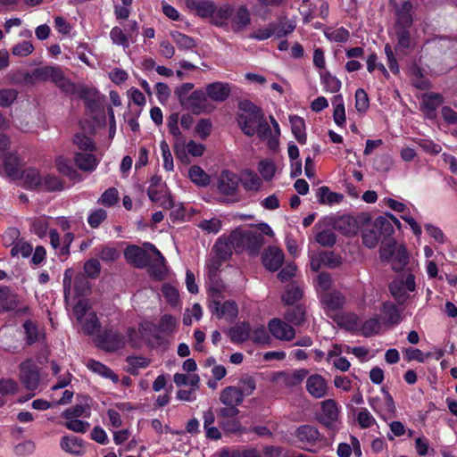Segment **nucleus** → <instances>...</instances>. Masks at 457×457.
Wrapping results in <instances>:
<instances>
[{"instance_id": "nucleus-1", "label": "nucleus", "mask_w": 457, "mask_h": 457, "mask_svg": "<svg viewBox=\"0 0 457 457\" xmlns=\"http://www.w3.org/2000/svg\"><path fill=\"white\" fill-rule=\"evenodd\" d=\"M229 243L236 252L247 251L250 254L254 255L263 244V237L257 229L238 228L231 232Z\"/></svg>"}, {"instance_id": "nucleus-2", "label": "nucleus", "mask_w": 457, "mask_h": 457, "mask_svg": "<svg viewBox=\"0 0 457 457\" xmlns=\"http://www.w3.org/2000/svg\"><path fill=\"white\" fill-rule=\"evenodd\" d=\"M28 77L31 80L52 81L67 94L75 92V85L63 75L60 67L44 66L37 68Z\"/></svg>"}, {"instance_id": "nucleus-3", "label": "nucleus", "mask_w": 457, "mask_h": 457, "mask_svg": "<svg viewBox=\"0 0 457 457\" xmlns=\"http://www.w3.org/2000/svg\"><path fill=\"white\" fill-rule=\"evenodd\" d=\"M240 109L242 112L237 118L238 126L245 135L252 137L256 134L264 115L259 107L250 102L242 103Z\"/></svg>"}, {"instance_id": "nucleus-4", "label": "nucleus", "mask_w": 457, "mask_h": 457, "mask_svg": "<svg viewBox=\"0 0 457 457\" xmlns=\"http://www.w3.org/2000/svg\"><path fill=\"white\" fill-rule=\"evenodd\" d=\"M320 422L328 430L337 432L341 428L340 407L333 399L324 400L320 403Z\"/></svg>"}, {"instance_id": "nucleus-5", "label": "nucleus", "mask_w": 457, "mask_h": 457, "mask_svg": "<svg viewBox=\"0 0 457 457\" xmlns=\"http://www.w3.org/2000/svg\"><path fill=\"white\" fill-rule=\"evenodd\" d=\"M394 231L391 223L385 217H378L374 221V228L362 232V243L369 248H374L382 235H390Z\"/></svg>"}, {"instance_id": "nucleus-6", "label": "nucleus", "mask_w": 457, "mask_h": 457, "mask_svg": "<svg viewBox=\"0 0 457 457\" xmlns=\"http://www.w3.org/2000/svg\"><path fill=\"white\" fill-rule=\"evenodd\" d=\"M270 120L272 128L264 119L258 128L256 134L262 141L267 144L270 150L276 151L279 145L280 128L273 116H270Z\"/></svg>"}, {"instance_id": "nucleus-7", "label": "nucleus", "mask_w": 457, "mask_h": 457, "mask_svg": "<svg viewBox=\"0 0 457 457\" xmlns=\"http://www.w3.org/2000/svg\"><path fill=\"white\" fill-rule=\"evenodd\" d=\"M415 277L411 273L390 284V292L398 303H403L409 298L410 294L415 291Z\"/></svg>"}, {"instance_id": "nucleus-8", "label": "nucleus", "mask_w": 457, "mask_h": 457, "mask_svg": "<svg viewBox=\"0 0 457 457\" xmlns=\"http://www.w3.org/2000/svg\"><path fill=\"white\" fill-rule=\"evenodd\" d=\"M126 337L113 329L104 330L97 337V346L106 352H114L121 349L126 345Z\"/></svg>"}, {"instance_id": "nucleus-9", "label": "nucleus", "mask_w": 457, "mask_h": 457, "mask_svg": "<svg viewBox=\"0 0 457 457\" xmlns=\"http://www.w3.org/2000/svg\"><path fill=\"white\" fill-rule=\"evenodd\" d=\"M20 379L27 390L34 391L39 385V370L32 360L29 359L20 365Z\"/></svg>"}, {"instance_id": "nucleus-10", "label": "nucleus", "mask_w": 457, "mask_h": 457, "mask_svg": "<svg viewBox=\"0 0 457 457\" xmlns=\"http://www.w3.org/2000/svg\"><path fill=\"white\" fill-rule=\"evenodd\" d=\"M182 106L195 114L207 113L213 110V105L201 90L192 92Z\"/></svg>"}, {"instance_id": "nucleus-11", "label": "nucleus", "mask_w": 457, "mask_h": 457, "mask_svg": "<svg viewBox=\"0 0 457 457\" xmlns=\"http://www.w3.org/2000/svg\"><path fill=\"white\" fill-rule=\"evenodd\" d=\"M385 205L393 211L402 213L401 218L410 226L413 234L420 238L422 234V229L420 224L411 216V212L407 205L393 198H384Z\"/></svg>"}, {"instance_id": "nucleus-12", "label": "nucleus", "mask_w": 457, "mask_h": 457, "mask_svg": "<svg viewBox=\"0 0 457 457\" xmlns=\"http://www.w3.org/2000/svg\"><path fill=\"white\" fill-rule=\"evenodd\" d=\"M268 328L272 337L280 341H291L295 336V328L278 318H273L269 321Z\"/></svg>"}, {"instance_id": "nucleus-13", "label": "nucleus", "mask_w": 457, "mask_h": 457, "mask_svg": "<svg viewBox=\"0 0 457 457\" xmlns=\"http://www.w3.org/2000/svg\"><path fill=\"white\" fill-rule=\"evenodd\" d=\"M239 181L240 179L237 174L229 170H224L218 179V190L224 195L235 196L238 189Z\"/></svg>"}, {"instance_id": "nucleus-14", "label": "nucleus", "mask_w": 457, "mask_h": 457, "mask_svg": "<svg viewBox=\"0 0 457 457\" xmlns=\"http://www.w3.org/2000/svg\"><path fill=\"white\" fill-rule=\"evenodd\" d=\"M211 310L218 319H225L227 320H234L238 314V308L234 301H225L222 303L216 301L211 306Z\"/></svg>"}, {"instance_id": "nucleus-15", "label": "nucleus", "mask_w": 457, "mask_h": 457, "mask_svg": "<svg viewBox=\"0 0 457 457\" xmlns=\"http://www.w3.org/2000/svg\"><path fill=\"white\" fill-rule=\"evenodd\" d=\"M284 253L277 246L268 247L262 254V263L264 267L270 270H278L284 262Z\"/></svg>"}, {"instance_id": "nucleus-16", "label": "nucleus", "mask_w": 457, "mask_h": 457, "mask_svg": "<svg viewBox=\"0 0 457 457\" xmlns=\"http://www.w3.org/2000/svg\"><path fill=\"white\" fill-rule=\"evenodd\" d=\"M306 390L316 399L323 398L327 395L328 382L321 375H311L306 380Z\"/></svg>"}, {"instance_id": "nucleus-17", "label": "nucleus", "mask_w": 457, "mask_h": 457, "mask_svg": "<svg viewBox=\"0 0 457 457\" xmlns=\"http://www.w3.org/2000/svg\"><path fill=\"white\" fill-rule=\"evenodd\" d=\"M178 326V320L171 315L165 314L163 315L159 322V325L156 328V336L153 341H150V344L154 345H159L162 344L161 335L162 336H170L171 335Z\"/></svg>"}, {"instance_id": "nucleus-18", "label": "nucleus", "mask_w": 457, "mask_h": 457, "mask_svg": "<svg viewBox=\"0 0 457 457\" xmlns=\"http://www.w3.org/2000/svg\"><path fill=\"white\" fill-rule=\"evenodd\" d=\"M251 23V16L245 5H239L233 8V14L230 17V25L233 31L239 32L246 29Z\"/></svg>"}, {"instance_id": "nucleus-19", "label": "nucleus", "mask_w": 457, "mask_h": 457, "mask_svg": "<svg viewBox=\"0 0 457 457\" xmlns=\"http://www.w3.org/2000/svg\"><path fill=\"white\" fill-rule=\"evenodd\" d=\"M295 436L306 449L318 442L320 436L318 428L312 425L300 426L295 429Z\"/></svg>"}, {"instance_id": "nucleus-20", "label": "nucleus", "mask_w": 457, "mask_h": 457, "mask_svg": "<svg viewBox=\"0 0 457 457\" xmlns=\"http://www.w3.org/2000/svg\"><path fill=\"white\" fill-rule=\"evenodd\" d=\"M124 257L129 263L137 268H144L149 262L147 253L137 245L128 246L124 251Z\"/></svg>"}, {"instance_id": "nucleus-21", "label": "nucleus", "mask_w": 457, "mask_h": 457, "mask_svg": "<svg viewBox=\"0 0 457 457\" xmlns=\"http://www.w3.org/2000/svg\"><path fill=\"white\" fill-rule=\"evenodd\" d=\"M145 246H147L156 255V260L150 268L151 275L158 280L163 279L168 272L163 255L154 245L147 243L145 244Z\"/></svg>"}, {"instance_id": "nucleus-22", "label": "nucleus", "mask_w": 457, "mask_h": 457, "mask_svg": "<svg viewBox=\"0 0 457 457\" xmlns=\"http://www.w3.org/2000/svg\"><path fill=\"white\" fill-rule=\"evenodd\" d=\"M74 162L79 170L87 172L94 171L99 163V161L93 152L76 153Z\"/></svg>"}, {"instance_id": "nucleus-23", "label": "nucleus", "mask_w": 457, "mask_h": 457, "mask_svg": "<svg viewBox=\"0 0 457 457\" xmlns=\"http://www.w3.org/2000/svg\"><path fill=\"white\" fill-rule=\"evenodd\" d=\"M60 445L64 452L72 455L79 456L85 453L84 441L74 436L62 437Z\"/></svg>"}, {"instance_id": "nucleus-24", "label": "nucleus", "mask_w": 457, "mask_h": 457, "mask_svg": "<svg viewBox=\"0 0 457 457\" xmlns=\"http://www.w3.org/2000/svg\"><path fill=\"white\" fill-rule=\"evenodd\" d=\"M206 96L215 102L225 101L230 94V87L228 83L213 82L206 87Z\"/></svg>"}, {"instance_id": "nucleus-25", "label": "nucleus", "mask_w": 457, "mask_h": 457, "mask_svg": "<svg viewBox=\"0 0 457 457\" xmlns=\"http://www.w3.org/2000/svg\"><path fill=\"white\" fill-rule=\"evenodd\" d=\"M370 405L372 410L382 419H386V415L393 414L395 411V402L391 395L384 391L383 407L378 404V400L372 398L370 400Z\"/></svg>"}, {"instance_id": "nucleus-26", "label": "nucleus", "mask_w": 457, "mask_h": 457, "mask_svg": "<svg viewBox=\"0 0 457 457\" xmlns=\"http://www.w3.org/2000/svg\"><path fill=\"white\" fill-rule=\"evenodd\" d=\"M22 161L17 154H10L4 158V170L6 175L12 179H20Z\"/></svg>"}, {"instance_id": "nucleus-27", "label": "nucleus", "mask_w": 457, "mask_h": 457, "mask_svg": "<svg viewBox=\"0 0 457 457\" xmlns=\"http://www.w3.org/2000/svg\"><path fill=\"white\" fill-rule=\"evenodd\" d=\"M443 104V96L440 94L428 93L421 97V109L429 118L435 116L436 110Z\"/></svg>"}, {"instance_id": "nucleus-28", "label": "nucleus", "mask_w": 457, "mask_h": 457, "mask_svg": "<svg viewBox=\"0 0 457 457\" xmlns=\"http://www.w3.org/2000/svg\"><path fill=\"white\" fill-rule=\"evenodd\" d=\"M334 228L345 236H353L357 233L359 226L353 217L343 215L334 221Z\"/></svg>"}, {"instance_id": "nucleus-29", "label": "nucleus", "mask_w": 457, "mask_h": 457, "mask_svg": "<svg viewBox=\"0 0 457 457\" xmlns=\"http://www.w3.org/2000/svg\"><path fill=\"white\" fill-rule=\"evenodd\" d=\"M243 393L238 387L227 386L221 392L220 395V401L224 405H233L237 407L243 402Z\"/></svg>"}, {"instance_id": "nucleus-30", "label": "nucleus", "mask_w": 457, "mask_h": 457, "mask_svg": "<svg viewBox=\"0 0 457 457\" xmlns=\"http://www.w3.org/2000/svg\"><path fill=\"white\" fill-rule=\"evenodd\" d=\"M308 370L305 369L295 370L292 372H279L278 378L282 380L285 386L293 387L300 385L307 377Z\"/></svg>"}, {"instance_id": "nucleus-31", "label": "nucleus", "mask_w": 457, "mask_h": 457, "mask_svg": "<svg viewBox=\"0 0 457 457\" xmlns=\"http://www.w3.org/2000/svg\"><path fill=\"white\" fill-rule=\"evenodd\" d=\"M320 301L327 311H336L342 307L345 298L339 292L329 291L322 293Z\"/></svg>"}, {"instance_id": "nucleus-32", "label": "nucleus", "mask_w": 457, "mask_h": 457, "mask_svg": "<svg viewBox=\"0 0 457 457\" xmlns=\"http://www.w3.org/2000/svg\"><path fill=\"white\" fill-rule=\"evenodd\" d=\"M291 130L299 144L304 145L307 140L304 120L297 115L289 116Z\"/></svg>"}, {"instance_id": "nucleus-33", "label": "nucleus", "mask_w": 457, "mask_h": 457, "mask_svg": "<svg viewBox=\"0 0 457 457\" xmlns=\"http://www.w3.org/2000/svg\"><path fill=\"white\" fill-rule=\"evenodd\" d=\"M233 14V7L229 4H224L219 8H214L212 22L219 27L228 26L230 22V17Z\"/></svg>"}, {"instance_id": "nucleus-34", "label": "nucleus", "mask_w": 457, "mask_h": 457, "mask_svg": "<svg viewBox=\"0 0 457 457\" xmlns=\"http://www.w3.org/2000/svg\"><path fill=\"white\" fill-rule=\"evenodd\" d=\"M239 179L247 191H258L262 186V179L253 170H245Z\"/></svg>"}, {"instance_id": "nucleus-35", "label": "nucleus", "mask_w": 457, "mask_h": 457, "mask_svg": "<svg viewBox=\"0 0 457 457\" xmlns=\"http://www.w3.org/2000/svg\"><path fill=\"white\" fill-rule=\"evenodd\" d=\"M314 229L316 230L314 239L319 245L330 247L336 244L337 237L331 228H321L316 224Z\"/></svg>"}, {"instance_id": "nucleus-36", "label": "nucleus", "mask_w": 457, "mask_h": 457, "mask_svg": "<svg viewBox=\"0 0 457 457\" xmlns=\"http://www.w3.org/2000/svg\"><path fill=\"white\" fill-rule=\"evenodd\" d=\"M343 197L342 194L332 192L326 186L319 187L316 193L317 200L322 204L332 205L338 204L343 200Z\"/></svg>"}, {"instance_id": "nucleus-37", "label": "nucleus", "mask_w": 457, "mask_h": 457, "mask_svg": "<svg viewBox=\"0 0 457 457\" xmlns=\"http://www.w3.org/2000/svg\"><path fill=\"white\" fill-rule=\"evenodd\" d=\"M20 178L22 179L24 184L30 189H39L42 176L36 169L29 168L21 171Z\"/></svg>"}, {"instance_id": "nucleus-38", "label": "nucleus", "mask_w": 457, "mask_h": 457, "mask_svg": "<svg viewBox=\"0 0 457 457\" xmlns=\"http://www.w3.org/2000/svg\"><path fill=\"white\" fill-rule=\"evenodd\" d=\"M87 367L94 373H96L105 378H110L113 383L119 382V377L114 374L110 368L97 361L89 360L87 363Z\"/></svg>"}, {"instance_id": "nucleus-39", "label": "nucleus", "mask_w": 457, "mask_h": 457, "mask_svg": "<svg viewBox=\"0 0 457 457\" xmlns=\"http://www.w3.org/2000/svg\"><path fill=\"white\" fill-rule=\"evenodd\" d=\"M251 328L246 322L240 323L229 330V337L234 343H242L250 338Z\"/></svg>"}, {"instance_id": "nucleus-40", "label": "nucleus", "mask_w": 457, "mask_h": 457, "mask_svg": "<svg viewBox=\"0 0 457 457\" xmlns=\"http://www.w3.org/2000/svg\"><path fill=\"white\" fill-rule=\"evenodd\" d=\"M320 78L327 92L337 93L341 89V81L328 71H320Z\"/></svg>"}, {"instance_id": "nucleus-41", "label": "nucleus", "mask_w": 457, "mask_h": 457, "mask_svg": "<svg viewBox=\"0 0 457 457\" xmlns=\"http://www.w3.org/2000/svg\"><path fill=\"white\" fill-rule=\"evenodd\" d=\"M257 170L265 181H270L274 179L278 167L271 159H264L258 162Z\"/></svg>"}, {"instance_id": "nucleus-42", "label": "nucleus", "mask_w": 457, "mask_h": 457, "mask_svg": "<svg viewBox=\"0 0 457 457\" xmlns=\"http://www.w3.org/2000/svg\"><path fill=\"white\" fill-rule=\"evenodd\" d=\"M173 380L178 386H189L193 390L199 388L200 377L195 373H176L173 376Z\"/></svg>"}, {"instance_id": "nucleus-43", "label": "nucleus", "mask_w": 457, "mask_h": 457, "mask_svg": "<svg viewBox=\"0 0 457 457\" xmlns=\"http://www.w3.org/2000/svg\"><path fill=\"white\" fill-rule=\"evenodd\" d=\"M332 104L334 106V121L337 126L343 127L345 123V109L342 96H335L332 99Z\"/></svg>"}, {"instance_id": "nucleus-44", "label": "nucleus", "mask_w": 457, "mask_h": 457, "mask_svg": "<svg viewBox=\"0 0 457 457\" xmlns=\"http://www.w3.org/2000/svg\"><path fill=\"white\" fill-rule=\"evenodd\" d=\"M55 166L60 173L68 178L74 179L79 177L78 171L73 168L71 160L62 155L57 156L55 158Z\"/></svg>"}, {"instance_id": "nucleus-45", "label": "nucleus", "mask_w": 457, "mask_h": 457, "mask_svg": "<svg viewBox=\"0 0 457 457\" xmlns=\"http://www.w3.org/2000/svg\"><path fill=\"white\" fill-rule=\"evenodd\" d=\"M412 4L410 1H404L397 10V24L404 28L412 23Z\"/></svg>"}, {"instance_id": "nucleus-46", "label": "nucleus", "mask_w": 457, "mask_h": 457, "mask_svg": "<svg viewBox=\"0 0 457 457\" xmlns=\"http://www.w3.org/2000/svg\"><path fill=\"white\" fill-rule=\"evenodd\" d=\"M23 328L26 333V340L29 345L40 341L45 337L44 332L40 331L37 325L30 320L25 321Z\"/></svg>"}, {"instance_id": "nucleus-47", "label": "nucleus", "mask_w": 457, "mask_h": 457, "mask_svg": "<svg viewBox=\"0 0 457 457\" xmlns=\"http://www.w3.org/2000/svg\"><path fill=\"white\" fill-rule=\"evenodd\" d=\"M188 176L191 181L198 186L205 187L210 183L209 175L197 165H194L189 169Z\"/></svg>"}, {"instance_id": "nucleus-48", "label": "nucleus", "mask_w": 457, "mask_h": 457, "mask_svg": "<svg viewBox=\"0 0 457 457\" xmlns=\"http://www.w3.org/2000/svg\"><path fill=\"white\" fill-rule=\"evenodd\" d=\"M63 188L62 181L55 175L46 174L42 176L40 190L60 191Z\"/></svg>"}, {"instance_id": "nucleus-49", "label": "nucleus", "mask_w": 457, "mask_h": 457, "mask_svg": "<svg viewBox=\"0 0 457 457\" xmlns=\"http://www.w3.org/2000/svg\"><path fill=\"white\" fill-rule=\"evenodd\" d=\"M91 414L90 408L84 404H76L62 413V417L64 419H79L89 418Z\"/></svg>"}, {"instance_id": "nucleus-50", "label": "nucleus", "mask_w": 457, "mask_h": 457, "mask_svg": "<svg viewBox=\"0 0 457 457\" xmlns=\"http://www.w3.org/2000/svg\"><path fill=\"white\" fill-rule=\"evenodd\" d=\"M110 38L112 44L120 46L123 48L129 46V36L121 28L115 26L110 31Z\"/></svg>"}, {"instance_id": "nucleus-51", "label": "nucleus", "mask_w": 457, "mask_h": 457, "mask_svg": "<svg viewBox=\"0 0 457 457\" xmlns=\"http://www.w3.org/2000/svg\"><path fill=\"white\" fill-rule=\"evenodd\" d=\"M73 144L80 152H94L96 148L93 140L82 132H78L74 135Z\"/></svg>"}, {"instance_id": "nucleus-52", "label": "nucleus", "mask_w": 457, "mask_h": 457, "mask_svg": "<svg viewBox=\"0 0 457 457\" xmlns=\"http://www.w3.org/2000/svg\"><path fill=\"white\" fill-rule=\"evenodd\" d=\"M277 29L278 24L272 22L265 27L258 28L249 36V37L259 41L266 40L274 36Z\"/></svg>"}, {"instance_id": "nucleus-53", "label": "nucleus", "mask_w": 457, "mask_h": 457, "mask_svg": "<svg viewBox=\"0 0 457 457\" xmlns=\"http://www.w3.org/2000/svg\"><path fill=\"white\" fill-rule=\"evenodd\" d=\"M84 332L91 335L96 332L100 327L98 318L95 312H88L87 316L82 319V322H79Z\"/></svg>"}, {"instance_id": "nucleus-54", "label": "nucleus", "mask_w": 457, "mask_h": 457, "mask_svg": "<svg viewBox=\"0 0 457 457\" xmlns=\"http://www.w3.org/2000/svg\"><path fill=\"white\" fill-rule=\"evenodd\" d=\"M356 420L359 427L362 429L370 428L377 423L375 418L366 408H361L357 411Z\"/></svg>"}, {"instance_id": "nucleus-55", "label": "nucleus", "mask_w": 457, "mask_h": 457, "mask_svg": "<svg viewBox=\"0 0 457 457\" xmlns=\"http://www.w3.org/2000/svg\"><path fill=\"white\" fill-rule=\"evenodd\" d=\"M325 36L330 41L344 43L348 40L350 34L346 29L341 27L326 30Z\"/></svg>"}, {"instance_id": "nucleus-56", "label": "nucleus", "mask_w": 457, "mask_h": 457, "mask_svg": "<svg viewBox=\"0 0 457 457\" xmlns=\"http://www.w3.org/2000/svg\"><path fill=\"white\" fill-rule=\"evenodd\" d=\"M171 37L179 49L191 50L195 46V40L192 37L180 32H172Z\"/></svg>"}, {"instance_id": "nucleus-57", "label": "nucleus", "mask_w": 457, "mask_h": 457, "mask_svg": "<svg viewBox=\"0 0 457 457\" xmlns=\"http://www.w3.org/2000/svg\"><path fill=\"white\" fill-rule=\"evenodd\" d=\"M285 319L294 325H301L305 320V310L303 306L298 305L287 311Z\"/></svg>"}, {"instance_id": "nucleus-58", "label": "nucleus", "mask_w": 457, "mask_h": 457, "mask_svg": "<svg viewBox=\"0 0 457 457\" xmlns=\"http://www.w3.org/2000/svg\"><path fill=\"white\" fill-rule=\"evenodd\" d=\"M381 325L378 318H371L364 321L360 330L361 335L364 337H370L375 334H378L380 330Z\"/></svg>"}, {"instance_id": "nucleus-59", "label": "nucleus", "mask_w": 457, "mask_h": 457, "mask_svg": "<svg viewBox=\"0 0 457 457\" xmlns=\"http://www.w3.org/2000/svg\"><path fill=\"white\" fill-rule=\"evenodd\" d=\"M162 294L166 301L175 306L179 302V294L178 288L169 283H165L162 287Z\"/></svg>"}, {"instance_id": "nucleus-60", "label": "nucleus", "mask_w": 457, "mask_h": 457, "mask_svg": "<svg viewBox=\"0 0 457 457\" xmlns=\"http://www.w3.org/2000/svg\"><path fill=\"white\" fill-rule=\"evenodd\" d=\"M414 446L416 453L419 456H426L433 453V449L430 447L428 439L423 436L420 435L414 440Z\"/></svg>"}, {"instance_id": "nucleus-61", "label": "nucleus", "mask_w": 457, "mask_h": 457, "mask_svg": "<svg viewBox=\"0 0 457 457\" xmlns=\"http://www.w3.org/2000/svg\"><path fill=\"white\" fill-rule=\"evenodd\" d=\"M160 149L162 152L163 168L167 171H171L174 169L173 157L170 150V146L165 140L160 142Z\"/></svg>"}, {"instance_id": "nucleus-62", "label": "nucleus", "mask_w": 457, "mask_h": 457, "mask_svg": "<svg viewBox=\"0 0 457 457\" xmlns=\"http://www.w3.org/2000/svg\"><path fill=\"white\" fill-rule=\"evenodd\" d=\"M64 426L69 430L76 433H85L90 428V424L87 421L81 420L79 419H65Z\"/></svg>"}, {"instance_id": "nucleus-63", "label": "nucleus", "mask_w": 457, "mask_h": 457, "mask_svg": "<svg viewBox=\"0 0 457 457\" xmlns=\"http://www.w3.org/2000/svg\"><path fill=\"white\" fill-rule=\"evenodd\" d=\"M370 106V101L367 93L362 88H358L355 92V108L359 112H365Z\"/></svg>"}, {"instance_id": "nucleus-64", "label": "nucleus", "mask_w": 457, "mask_h": 457, "mask_svg": "<svg viewBox=\"0 0 457 457\" xmlns=\"http://www.w3.org/2000/svg\"><path fill=\"white\" fill-rule=\"evenodd\" d=\"M198 227L207 233H218L222 227V222L218 218L202 220Z\"/></svg>"}]
</instances>
